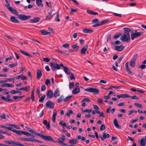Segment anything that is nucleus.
<instances>
[{"instance_id": "f257e3e1", "label": "nucleus", "mask_w": 146, "mask_h": 146, "mask_svg": "<svg viewBox=\"0 0 146 146\" xmlns=\"http://www.w3.org/2000/svg\"><path fill=\"white\" fill-rule=\"evenodd\" d=\"M51 65V69L53 71H56V69L58 70L60 69V66L63 67L64 68V66L62 64L60 63V65L57 63L55 59H53L52 62L50 63Z\"/></svg>"}, {"instance_id": "f03ea898", "label": "nucleus", "mask_w": 146, "mask_h": 146, "mask_svg": "<svg viewBox=\"0 0 146 146\" xmlns=\"http://www.w3.org/2000/svg\"><path fill=\"white\" fill-rule=\"evenodd\" d=\"M38 135L46 141H50L51 142L56 143V141H55L50 136L44 135L39 133H38Z\"/></svg>"}, {"instance_id": "7ed1b4c3", "label": "nucleus", "mask_w": 146, "mask_h": 146, "mask_svg": "<svg viewBox=\"0 0 146 146\" xmlns=\"http://www.w3.org/2000/svg\"><path fill=\"white\" fill-rule=\"evenodd\" d=\"M135 33H132L131 35V39L132 40H133L135 38H137L142 35L144 33L143 32H137L136 30L135 31Z\"/></svg>"}, {"instance_id": "20e7f679", "label": "nucleus", "mask_w": 146, "mask_h": 146, "mask_svg": "<svg viewBox=\"0 0 146 146\" xmlns=\"http://www.w3.org/2000/svg\"><path fill=\"white\" fill-rule=\"evenodd\" d=\"M85 90L88 92L94 93L96 94H98L99 93V90L96 88H92V87H88L85 89Z\"/></svg>"}, {"instance_id": "39448f33", "label": "nucleus", "mask_w": 146, "mask_h": 146, "mask_svg": "<svg viewBox=\"0 0 146 146\" xmlns=\"http://www.w3.org/2000/svg\"><path fill=\"white\" fill-rule=\"evenodd\" d=\"M4 142L6 143L12 145L13 146H26L19 142L17 143L13 141H5Z\"/></svg>"}, {"instance_id": "423d86ee", "label": "nucleus", "mask_w": 146, "mask_h": 146, "mask_svg": "<svg viewBox=\"0 0 146 146\" xmlns=\"http://www.w3.org/2000/svg\"><path fill=\"white\" fill-rule=\"evenodd\" d=\"M137 55V54H136L135 55H134L131 60L129 62V65L131 66L132 67H134L135 66V62Z\"/></svg>"}, {"instance_id": "0eeeda50", "label": "nucleus", "mask_w": 146, "mask_h": 146, "mask_svg": "<svg viewBox=\"0 0 146 146\" xmlns=\"http://www.w3.org/2000/svg\"><path fill=\"white\" fill-rule=\"evenodd\" d=\"M18 18L22 20H25L30 19L31 16H26L24 14L18 15H17Z\"/></svg>"}, {"instance_id": "6e6552de", "label": "nucleus", "mask_w": 146, "mask_h": 146, "mask_svg": "<svg viewBox=\"0 0 146 146\" xmlns=\"http://www.w3.org/2000/svg\"><path fill=\"white\" fill-rule=\"evenodd\" d=\"M120 39L123 42L126 41L128 43L130 41V36H128L126 34H124L120 37Z\"/></svg>"}, {"instance_id": "1a4fd4ad", "label": "nucleus", "mask_w": 146, "mask_h": 146, "mask_svg": "<svg viewBox=\"0 0 146 146\" xmlns=\"http://www.w3.org/2000/svg\"><path fill=\"white\" fill-rule=\"evenodd\" d=\"M1 98L3 100L6 102H13V100L12 99H9V98L10 97V96L9 95H8L7 96V98L2 96V95H0Z\"/></svg>"}, {"instance_id": "9d476101", "label": "nucleus", "mask_w": 146, "mask_h": 146, "mask_svg": "<svg viewBox=\"0 0 146 146\" xmlns=\"http://www.w3.org/2000/svg\"><path fill=\"white\" fill-rule=\"evenodd\" d=\"M46 106L48 108L52 109L54 106V104L51 101H48L46 102Z\"/></svg>"}, {"instance_id": "9b49d317", "label": "nucleus", "mask_w": 146, "mask_h": 146, "mask_svg": "<svg viewBox=\"0 0 146 146\" xmlns=\"http://www.w3.org/2000/svg\"><path fill=\"white\" fill-rule=\"evenodd\" d=\"M40 18L38 17H35L34 19H31L30 21V23H34L38 22L40 19Z\"/></svg>"}, {"instance_id": "f8f14e48", "label": "nucleus", "mask_w": 146, "mask_h": 146, "mask_svg": "<svg viewBox=\"0 0 146 146\" xmlns=\"http://www.w3.org/2000/svg\"><path fill=\"white\" fill-rule=\"evenodd\" d=\"M125 68L126 71L130 75H132L133 74V73L130 70L128 67V62H127L125 65Z\"/></svg>"}, {"instance_id": "ddd939ff", "label": "nucleus", "mask_w": 146, "mask_h": 146, "mask_svg": "<svg viewBox=\"0 0 146 146\" xmlns=\"http://www.w3.org/2000/svg\"><path fill=\"white\" fill-rule=\"evenodd\" d=\"M125 46L123 45H121L120 46H115V49L118 51H121L124 48Z\"/></svg>"}, {"instance_id": "4468645a", "label": "nucleus", "mask_w": 146, "mask_h": 146, "mask_svg": "<svg viewBox=\"0 0 146 146\" xmlns=\"http://www.w3.org/2000/svg\"><path fill=\"white\" fill-rule=\"evenodd\" d=\"M88 47V45H86L81 50V53L82 54H85L87 50Z\"/></svg>"}, {"instance_id": "2eb2a0df", "label": "nucleus", "mask_w": 146, "mask_h": 146, "mask_svg": "<svg viewBox=\"0 0 146 146\" xmlns=\"http://www.w3.org/2000/svg\"><path fill=\"white\" fill-rule=\"evenodd\" d=\"M113 123L115 126L117 128L121 129V127L119 124L118 121L116 118H115L113 120Z\"/></svg>"}, {"instance_id": "dca6fc26", "label": "nucleus", "mask_w": 146, "mask_h": 146, "mask_svg": "<svg viewBox=\"0 0 146 146\" xmlns=\"http://www.w3.org/2000/svg\"><path fill=\"white\" fill-rule=\"evenodd\" d=\"M123 29L125 31V34L127 35L128 36H129V32L131 31L130 29L129 28L126 27L124 28Z\"/></svg>"}, {"instance_id": "f3484780", "label": "nucleus", "mask_w": 146, "mask_h": 146, "mask_svg": "<svg viewBox=\"0 0 146 146\" xmlns=\"http://www.w3.org/2000/svg\"><path fill=\"white\" fill-rule=\"evenodd\" d=\"M37 78L38 80H39L42 75V73L41 70L39 69H37L36 72Z\"/></svg>"}, {"instance_id": "a211bd4d", "label": "nucleus", "mask_w": 146, "mask_h": 146, "mask_svg": "<svg viewBox=\"0 0 146 146\" xmlns=\"http://www.w3.org/2000/svg\"><path fill=\"white\" fill-rule=\"evenodd\" d=\"M139 142V145L141 146H145L146 145V142L144 139V138H143L140 139Z\"/></svg>"}, {"instance_id": "6ab92c4d", "label": "nucleus", "mask_w": 146, "mask_h": 146, "mask_svg": "<svg viewBox=\"0 0 146 146\" xmlns=\"http://www.w3.org/2000/svg\"><path fill=\"white\" fill-rule=\"evenodd\" d=\"M53 11V10H51L49 12V15L47 16L46 18V20H48L51 19L53 17V15H52V12Z\"/></svg>"}, {"instance_id": "aec40b11", "label": "nucleus", "mask_w": 146, "mask_h": 146, "mask_svg": "<svg viewBox=\"0 0 146 146\" xmlns=\"http://www.w3.org/2000/svg\"><path fill=\"white\" fill-rule=\"evenodd\" d=\"M8 9L11 12L17 15H18V12L15 9H13L11 7H9Z\"/></svg>"}, {"instance_id": "412c9836", "label": "nucleus", "mask_w": 146, "mask_h": 146, "mask_svg": "<svg viewBox=\"0 0 146 146\" xmlns=\"http://www.w3.org/2000/svg\"><path fill=\"white\" fill-rule=\"evenodd\" d=\"M53 95V92L51 90H49L46 94V96L48 98H52Z\"/></svg>"}, {"instance_id": "4be33fe9", "label": "nucleus", "mask_w": 146, "mask_h": 146, "mask_svg": "<svg viewBox=\"0 0 146 146\" xmlns=\"http://www.w3.org/2000/svg\"><path fill=\"white\" fill-rule=\"evenodd\" d=\"M82 31L84 33H92L94 32V31L92 29H84L82 30Z\"/></svg>"}, {"instance_id": "5701e85b", "label": "nucleus", "mask_w": 146, "mask_h": 146, "mask_svg": "<svg viewBox=\"0 0 146 146\" xmlns=\"http://www.w3.org/2000/svg\"><path fill=\"white\" fill-rule=\"evenodd\" d=\"M19 52L25 56L31 57H33L32 55L31 54L28 53L25 51L22 50H19Z\"/></svg>"}, {"instance_id": "b1692460", "label": "nucleus", "mask_w": 146, "mask_h": 146, "mask_svg": "<svg viewBox=\"0 0 146 146\" xmlns=\"http://www.w3.org/2000/svg\"><path fill=\"white\" fill-rule=\"evenodd\" d=\"M57 111L56 110H54L53 111V115L52 117V121L53 123H54L55 121L56 117V115Z\"/></svg>"}, {"instance_id": "393cba45", "label": "nucleus", "mask_w": 146, "mask_h": 146, "mask_svg": "<svg viewBox=\"0 0 146 146\" xmlns=\"http://www.w3.org/2000/svg\"><path fill=\"white\" fill-rule=\"evenodd\" d=\"M26 129L27 130H28L31 133H34L36 135H38V133L35 132V131L31 129V128H29L28 127L26 126Z\"/></svg>"}, {"instance_id": "a878e982", "label": "nucleus", "mask_w": 146, "mask_h": 146, "mask_svg": "<svg viewBox=\"0 0 146 146\" xmlns=\"http://www.w3.org/2000/svg\"><path fill=\"white\" fill-rule=\"evenodd\" d=\"M10 19L11 21L14 23H19V21L18 20L14 17L11 16L10 17Z\"/></svg>"}, {"instance_id": "bb28decb", "label": "nucleus", "mask_w": 146, "mask_h": 146, "mask_svg": "<svg viewBox=\"0 0 146 146\" xmlns=\"http://www.w3.org/2000/svg\"><path fill=\"white\" fill-rule=\"evenodd\" d=\"M60 93V91L58 88H57L53 94L54 96V98H56L59 96V94Z\"/></svg>"}, {"instance_id": "cd10ccee", "label": "nucleus", "mask_w": 146, "mask_h": 146, "mask_svg": "<svg viewBox=\"0 0 146 146\" xmlns=\"http://www.w3.org/2000/svg\"><path fill=\"white\" fill-rule=\"evenodd\" d=\"M36 3L39 7L41 6L42 7L43 6V4L42 3V0H36Z\"/></svg>"}, {"instance_id": "c85d7f7f", "label": "nucleus", "mask_w": 146, "mask_h": 146, "mask_svg": "<svg viewBox=\"0 0 146 146\" xmlns=\"http://www.w3.org/2000/svg\"><path fill=\"white\" fill-rule=\"evenodd\" d=\"M30 86H29L21 88L18 90H24L25 92H28L30 89Z\"/></svg>"}, {"instance_id": "c756f323", "label": "nucleus", "mask_w": 146, "mask_h": 146, "mask_svg": "<svg viewBox=\"0 0 146 146\" xmlns=\"http://www.w3.org/2000/svg\"><path fill=\"white\" fill-rule=\"evenodd\" d=\"M80 91V89L78 88H76L72 91V94H76L78 93Z\"/></svg>"}, {"instance_id": "7c9ffc66", "label": "nucleus", "mask_w": 146, "mask_h": 146, "mask_svg": "<svg viewBox=\"0 0 146 146\" xmlns=\"http://www.w3.org/2000/svg\"><path fill=\"white\" fill-rule=\"evenodd\" d=\"M58 141H56V142L58 143H59L61 145H62V144L63 143V142H64L65 139L64 138L62 137H60L58 139Z\"/></svg>"}, {"instance_id": "2f4dec72", "label": "nucleus", "mask_w": 146, "mask_h": 146, "mask_svg": "<svg viewBox=\"0 0 146 146\" xmlns=\"http://www.w3.org/2000/svg\"><path fill=\"white\" fill-rule=\"evenodd\" d=\"M114 92L112 91H110L108 94L107 96H104V98L106 100H107L110 98V96L111 94H114Z\"/></svg>"}, {"instance_id": "473e14b6", "label": "nucleus", "mask_w": 146, "mask_h": 146, "mask_svg": "<svg viewBox=\"0 0 146 146\" xmlns=\"http://www.w3.org/2000/svg\"><path fill=\"white\" fill-rule=\"evenodd\" d=\"M55 50L57 52H58L59 53L63 54L65 56H68L69 55V53H67L65 52H64L60 51V50L56 49Z\"/></svg>"}, {"instance_id": "72a5a7b5", "label": "nucleus", "mask_w": 146, "mask_h": 146, "mask_svg": "<svg viewBox=\"0 0 146 146\" xmlns=\"http://www.w3.org/2000/svg\"><path fill=\"white\" fill-rule=\"evenodd\" d=\"M64 70L68 74H70V71L66 66L64 67Z\"/></svg>"}, {"instance_id": "f704fd0d", "label": "nucleus", "mask_w": 146, "mask_h": 146, "mask_svg": "<svg viewBox=\"0 0 146 146\" xmlns=\"http://www.w3.org/2000/svg\"><path fill=\"white\" fill-rule=\"evenodd\" d=\"M41 34L43 35H50L51 34L50 32H48L47 31L44 30H41Z\"/></svg>"}, {"instance_id": "c9c22d12", "label": "nucleus", "mask_w": 146, "mask_h": 146, "mask_svg": "<svg viewBox=\"0 0 146 146\" xmlns=\"http://www.w3.org/2000/svg\"><path fill=\"white\" fill-rule=\"evenodd\" d=\"M64 97L63 95L61 96L58 99L57 101L59 103H60L62 102V101L64 99Z\"/></svg>"}, {"instance_id": "e433bc0d", "label": "nucleus", "mask_w": 146, "mask_h": 146, "mask_svg": "<svg viewBox=\"0 0 146 146\" xmlns=\"http://www.w3.org/2000/svg\"><path fill=\"white\" fill-rule=\"evenodd\" d=\"M73 96H68L66 97L63 100V101L64 102H66L70 100L71 98Z\"/></svg>"}, {"instance_id": "4c0bfd02", "label": "nucleus", "mask_w": 146, "mask_h": 146, "mask_svg": "<svg viewBox=\"0 0 146 146\" xmlns=\"http://www.w3.org/2000/svg\"><path fill=\"white\" fill-rule=\"evenodd\" d=\"M72 47L73 49H74L75 51L77 50L79 48V46H77V43L72 45Z\"/></svg>"}, {"instance_id": "58836bf2", "label": "nucleus", "mask_w": 146, "mask_h": 146, "mask_svg": "<svg viewBox=\"0 0 146 146\" xmlns=\"http://www.w3.org/2000/svg\"><path fill=\"white\" fill-rule=\"evenodd\" d=\"M15 133H16L18 135H22V134H23V131L19 130V131H15Z\"/></svg>"}, {"instance_id": "ea45409f", "label": "nucleus", "mask_w": 146, "mask_h": 146, "mask_svg": "<svg viewBox=\"0 0 146 146\" xmlns=\"http://www.w3.org/2000/svg\"><path fill=\"white\" fill-rule=\"evenodd\" d=\"M69 143L71 144H74L77 143V141L75 139L70 140L69 141Z\"/></svg>"}, {"instance_id": "a19ab883", "label": "nucleus", "mask_w": 146, "mask_h": 146, "mask_svg": "<svg viewBox=\"0 0 146 146\" xmlns=\"http://www.w3.org/2000/svg\"><path fill=\"white\" fill-rule=\"evenodd\" d=\"M59 15H60L59 13L58 12L57 13L56 17L55 18V19H54L55 21H58V22H59L60 21V19L59 18Z\"/></svg>"}, {"instance_id": "79ce46f5", "label": "nucleus", "mask_w": 146, "mask_h": 146, "mask_svg": "<svg viewBox=\"0 0 146 146\" xmlns=\"http://www.w3.org/2000/svg\"><path fill=\"white\" fill-rule=\"evenodd\" d=\"M31 99L32 100L33 102H34L35 100V98L34 96V91L33 90H32L31 92V96L30 97Z\"/></svg>"}, {"instance_id": "37998d69", "label": "nucleus", "mask_w": 146, "mask_h": 146, "mask_svg": "<svg viewBox=\"0 0 146 146\" xmlns=\"http://www.w3.org/2000/svg\"><path fill=\"white\" fill-rule=\"evenodd\" d=\"M19 140L22 141H30V138H21L19 139Z\"/></svg>"}, {"instance_id": "c03bdc74", "label": "nucleus", "mask_w": 146, "mask_h": 146, "mask_svg": "<svg viewBox=\"0 0 146 146\" xmlns=\"http://www.w3.org/2000/svg\"><path fill=\"white\" fill-rule=\"evenodd\" d=\"M45 97H46V95H43L39 99V102H42L43 101Z\"/></svg>"}, {"instance_id": "a18cd8bd", "label": "nucleus", "mask_w": 146, "mask_h": 146, "mask_svg": "<svg viewBox=\"0 0 146 146\" xmlns=\"http://www.w3.org/2000/svg\"><path fill=\"white\" fill-rule=\"evenodd\" d=\"M121 98H129L130 97V96L128 95L127 94H121Z\"/></svg>"}, {"instance_id": "49530a36", "label": "nucleus", "mask_w": 146, "mask_h": 146, "mask_svg": "<svg viewBox=\"0 0 146 146\" xmlns=\"http://www.w3.org/2000/svg\"><path fill=\"white\" fill-rule=\"evenodd\" d=\"M30 141L36 142H38V143H42V141L40 140H37L36 139H32L31 138H30Z\"/></svg>"}, {"instance_id": "de8ad7c7", "label": "nucleus", "mask_w": 146, "mask_h": 146, "mask_svg": "<svg viewBox=\"0 0 146 146\" xmlns=\"http://www.w3.org/2000/svg\"><path fill=\"white\" fill-rule=\"evenodd\" d=\"M122 35V34L121 33H119L118 34L115 35L113 36V38L114 39L117 38L119 37L120 36Z\"/></svg>"}, {"instance_id": "09e8293b", "label": "nucleus", "mask_w": 146, "mask_h": 146, "mask_svg": "<svg viewBox=\"0 0 146 146\" xmlns=\"http://www.w3.org/2000/svg\"><path fill=\"white\" fill-rule=\"evenodd\" d=\"M106 129V127L104 124H102L100 127V131L104 130Z\"/></svg>"}, {"instance_id": "8fccbe9b", "label": "nucleus", "mask_w": 146, "mask_h": 146, "mask_svg": "<svg viewBox=\"0 0 146 146\" xmlns=\"http://www.w3.org/2000/svg\"><path fill=\"white\" fill-rule=\"evenodd\" d=\"M68 112L66 113V115L67 116H69L70 115V114L71 113L74 114V113L71 110H68Z\"/></svg>"}, {"instance_id": "3c124183", "label": "nucleus", "mask_w": 146, "mask_h": 146, "mask_svg": "<svg viewBox=\"0 0 146 146\" xmlns=\"http://www.w3.org/2000/svg\"><path fill=\"white\" fill-rule=\"evenodd\" d=\"M10 92L12 94H15L19 93V92H20V91L12 90Z\"/></svg>"}, {"instance_id": "603ef678", "label": "nucleus", "mask_w": 146, "mask_h": 146, "mask_svg": "<svg viewBox=\"0 0 146 146\" xmlns=\"http://www.w3.org/2000/svg\"><path fill=\"white\" fill-rule=\"evenodd\" d=\"M131 98L133 100H138L139 99V98L136 95H134L132 96H130Z\"/></svg>"}, {"instance_id": "864d4df0", "label": "nucleus", "mask_w": 146, "mask_h": 146, "mask_svg": "<svg viewBox=\"0 0 146 146\" xmlns=\"http://www.w3.org/2000/svg\"><path fill=\"white\" fill-rule=\"evenodd\" d=\"M134 105L135 106L138 107L140 108H141L143 107L142 106L141 104L137 103H135Z\"/></svg>"}, {"instance_id": "5fc2aeb1", "label": "nucleus", "mask_w": 146, "mask_h": 146, "mask_svg": "<svg viewBox=\"0 0 146 146\" xmlns=\"http://www.w3.org/2000/svg\"><path fill=\"white\" fill-rule=\"evenodd\" d=\"M90 102V100L89 99L87 98H86L83 99L81 101L82 102Z\"/></svg>"}, {"instance_id": "6e6d98bb", "label": "nucleus", "mask_w": 146, "mask_h": 146, "mask_svg": "<svg viewBox=\"0 0 146 146\" xmlns=\"http://www.w3.org/2000/svg\"><path fill=\"white\" fill-rule=\"evenodd\" d=\"M106 133H103V136L101 137V139L102 141H104L105 140V139L106 138Z\"/></svg>"}, {"instance_id": "4d7b16f0", "label": "nucleus", "mask_w": 146, "mask_h": 146, "mask_svg": "<svg viewBox=\"0 0 146 146\" xmlns=\"http://www.w3.org/2000/svg\"><path fill=\"white\" fill-rule=\"evenodd\" d=\"M99 20L97 19H94L92 21V23H95L99 22Z\"/></svg>"}, {"instance_id": "13d9d810", "label": "nucleus", "mask_w": 146, "mask_h": 146, "mask_svg": "<svg viewBox=\"0 0 146 146\" xmlns=\"http://www.w3.org/2000/svg\"><path fill=\"white\" fill-rule=\"evenodd\" d=\"M71 74L70 76V78L71 80H75V78L74 77V75L72 73L70 74Z\"/></svg>"}, {"instance_id": "bf43d9fd", "label": "nucleus", "mask_w": 146, "mask_h": 146, "mask_svg": "<svg viewBox=\"0 0 146 146\" xmlns=\"http://www.w3.org/2000/svg\"><path fill=\"white\" fill-rule=\"evenodd\" d=\"M43 60L45 62H49L50 59L48 58H44Z\"/></svg>"}, {"instance_id": "052dcab7", "label": "nucleus", "mask_w": 146, "mask_h": 146, "mask_svg": "<svg viewBox=\"0 0 146 146\" xmlns=\"http://www.w3.org/2000/svg\"><path fill=\"white\" fill-rule=\"evenodd\" d=\"M46 89V86L44 85H42L41 87V91H44Z\"/></svg>"}, {"instance_id": "680f3d73", "label": "nucleus", "mask_w": 146, "mask_h": 146, "mask_svg": "<svg viewBox=\"0 0 146 146\" xmlns=\"http://www.w3.org/2000/svg\"><path fill=\"white\" fill-rule=\"evenodd\" d=\"M108 21V20H104L102 22H101L100 23V26L106 23Z\"/></svg>"}, {"instance_id": "e2e57ef3", "label": "nucleus", "mask_w": 146, "mask_h": 146, "mask_svg": "<svg viewBox=\"0 0 146 146\" xmlns=\"http://www.w3.org/2000/svg\"><path fill=\"white\" fill-rule=\"evenodd\" d=\"M50 83V81L49 79H46L45 81V84L46 86H48Z\"/></svg>"}, {"instance_id": "0e129e2a", "label": "nucleus", "mask_w": 146, "mask_h": 146, "mask_svg": "<svg viewBox=\"0 0 146 146\" xmlns=\"http://www.w3.org/2000/svg\"><path fill=\"white\" fill-rule=\"evenodd\" d=\"M69 44L68 43H66L62 45V46L63 47L65 48H67L69 46Z\"/></svg>"}, {"instance_id": "69168bd1", "label": "nucleus", "mask_w": 146, "mask_h": 146, "mask_svg": "<svg viewBox=\"0 0 146 146\" xmlns=\"http://www.w3.org/2000/svg\"><path fill=\"white\" fill-rule=\"evenodd\" d=\"M23 134L27 136H31V134L25 131H23Z\"/></svg>"}, {"instance_id": "338daca9", "label": "nucleus", "mask_w": 146, "mask_h": 146, "mask_svg": "<svg viewBox=\"0 0 146 146\" xmlns=\"http://www.w3.org/2000/svg\"><path fill=\"white\" fill-rule=\"evenodd\" d=\"M99 117H105V115L103 112H100L99 115Z\"/></svg>"}, {"instance_id": "774afa93", "label": "nucleus", "mask_w": 146, "mask_h": 146, "mask_svg": "<svg viewBox=\"0 0 146 146\" xmlns=\"http://www.w3.org/2000/svg\"><path fill=\"white\" fill-rule=\"evenodd\" d=\"M74 86V83L73 82H71L70 83L69 85V88L71 89Z\"/></svg>"}]
</instances>
